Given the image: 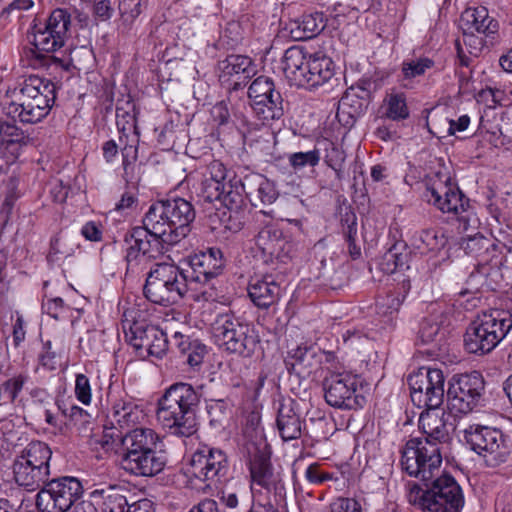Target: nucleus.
Instances as JSON below:
<instances>
[{
	"mask_svg": "<svg viewBox=\"0 0 512 512\" xmlns=\"http://www.w3.org/2000/svg\"><path fill=\"white\" fill-rule=\"evenodd\" d=\"M24 132L12 122L0 120V157L11 161L16 159L26 145Z\"/></svg>",
	"mask_w": 512,
	"mask_h": 512,
	"instance_id": "nucleus-31",
	"label": "nucleus"
},
{
	"mask_svg": "<svg viewBox=\"0 0 512 512\" xmlns=\"http://www.w3.org/2000/svg\"><path fill=\"white\" fill-rule=\"evenodd\" d=\"M276 423L279 434L284 441L298 439L302 434V421L291 400L280 405Z\"/></svg>",
	"mask_w": 512,
	"mask_h": 512,
	"instance_id": "nucleus-33",
	"label": "nucleus"
},
{
	"mask_svg": "<svg viewBox=\"0 0 512 512\" xmlns=\"http://www.w3.org/2000/svg\"><path fill=\"white\" fill-rule=\"evenodd\" d=\"M229 469L228 459L224 451L203 445L191 456L187 473L190 477L211 483L225 477Z\"/></svg>",
	"mask_w": 512,
	"mask_h": 512,
	"instance_id": "nucleus-18",
	"label": "nucleus"
},
{
	"mask_svg": "<svg viewBox=\"0 0 512 512\" xmlns=\"http://www.w3.org/2000/svg\"><path fill=\"white\" fill-rule=\"evenodd\" d=\"M445 244L444 235L434 229L422 230L412 238L413 247L421 254L440 251Z\"/></svg>",
	"mask_w": 512,
	"mask_h": 512,
	"instance_id": "nucleus-44",
	"label": "nucleus"
},
{
	"mask_svg": "<svg viewBox=\"0 0 512 512\" xmlns=\"http://www.w3.org/2000/svg\"><path fill=\"white\" fill-rule=\"evenodd\" d=\"M243 450L248 460L252 486L258 485L268 492L281 495L284 483L280 473L274 472L272 468L271 450L263 432L254 429L252 434H247Z\"/></svg>",
	"mask_w": 512,
	"mask_h": 512,
	"instance_id": "nucleus-10",
	"label": "nucleus"
},
{
	"mask_svg": "<svg viewBox=\"0 0 512 512\" xmlns=\"http://www.w3.org/2000/svg\"><path fill=\"white\" fill-rule=\"evenodd\" d=\"M444 382L440 369L420 368L408 378L411 401L418 408L436 410L444 400Z\"/></svg>",
	"mask_w": 512,
	"mask_h": 512,
	"instance_id": "nucleus-15",
	"label": "nucleus"
},
{
	"mask_svg": "<svg viewBox=\"0 0 512 512\" xmlns=\"http://www.w3.org/2000/svg\"><path fill=\"white\" fill-rule=\"evenodd\" d=\"M15 97L4 105L5 115L24 124H35L49 114L55 103L56 87L48 79L31 75L20 85Z\"/></svg>",
	"mask_w": 512,
	"mask_h": 512,
	"instance_id": "nucleus-5",
	"label": "nucleus"
},
{
	"mask_svg": "<svg viewBox=\"0 0 512 512\" xmlns=\"http://www.w3.org/2000/svg\"><path fill=\"white\" fill-rule=\"evenodd\" d=\"M156 416L160 425L172 435L190 437L197 432L196 415L183 410L165 393L158 400Z\"/></svg>",
	"mask_w": 512,
	"mask_h": 512,
	"instance_id": "nucleus-21",
	"label": "nucleus"
},
{
	"mask_svg": "<svg viewBox=\"0 0 512 512\" xmlns=\"http://www.w3.org/2000/svg\"><path fill=\"white\" fill-rule=\"evenodd\" d=\"M126 261L129 269H134L143 260L155 258L160 252V237L154 235L147 225L134 227L125 236Z\"/></svg>",
	"mask_w": 512,
	"mask_h": 512,
	"instance_id": "nucleus-24",
	"label": "nucleus"
},
{
	"mask_svg": "<svg viewBox=\"0 0 512 512\" xmlns=\"http://www.w3.org/2000/svg\"><path fill=\"white\" fill-rule=\"evenodd\" d=\"M174 403L186 412L196 415L200 403V393L189 383L178 382L170 385L164 392Z\"/></svg>",
	"mask_w": 512,
	"mask_h": 512,
	"instance_id": "nucleus-39",
	"label": "nucleus"
},
{
	"mask_svg": "<svg viewBox=\"0 0 512 512\" xmlns=\"http://www.w3.org/2000/svg\"><path fill=\"white\" fill-rule=\"evenodd\" d=\"M203 177L210 179L211 181L218 182L219 184H228L226 181L227 170L223 163L220 161H212L206 168Z\"/></svg>",
	"mask_w": 512,
	"mask_h": 512,
	"instance_id": "nucleus-57",
	"label": "nucleus"
},
{
	"mask_svg": "<svg viewBox=\"0 0 512 512\" xmlns=\"http://www.w3.org/2000/svg\"><path fill=\"white\" fill-rule=\"evenodd\" d=\"M484 388V379L477 371L454 375L447 391L449 411L455 415L470 413L479 405Z\"/></svg>",
	"mask_w": 512,
	"mask_h": 512,
	"instance_id": "nucleus-14",
	"label": "nucleus"
},
{
	"mask_svg": "<svg viewBox=\"0 0 512 512\" xmlns=\"http://www.w3.org/2000/svg\"><path fill=\"white\" fill-rule=\"evenodd\" d=\"M460 25L463 31L477 32L485 36L493 35L499 29L498 21L489 15L484 6L466 8L461 14Z\"/></svg>",
	"mask_w": 512,
	"mask_h": 512,
	"instance_id": "nucleus-27",
	"label": "nucleus"
},
{
	"mask_svg": "<svg viewBox=\"0 0 512 512\" xmlns=\"http://www.w3.org/2000/svg\"><path fill=\"white\" fill-rule=\"evenodd\" d=\"M107 421L112 428L131 430L138 427L146 419L144 410L136 404L124 391L109 387L107 392Z\"/></svg>",
	"mask_w": 512,
	"mask_h": 512,
	"instance_id": "nucleus-17",
	"label": "nucleus"
},
{
	"mask_svg": "<svg viewBox=\"0 0 512 512\" xmlns=\"http://www.w3.org/2000/svg\"><path fill=\"white\" fill-rule=\"evenodd\" d=\"M254 74L255 66L248 56L232 54L218 62L219 82L230 94L245 88Z\"/></svg>",
	"mask_w": 512,
	"mask_h": 512,
	"instance_id": "nucleus-23",
	"label": "nucleus"
},
{
	"mask_svg": "<svg viewBox=\"0 0 512 512\" xmlns=\"http://www.w3.org/2000/svg\"><path fill=\"white\" fill-rule=\"evenodd\" d=\"M123 329L127 341L140 353L145 351L147 355L160 358L168 348L166 334L154 325L144 322L123 321Z\"/></svg>",
	"mask_w": 512,
	"mask_h": 512,
	"instance_id": "nucleus-20",
	"label": "nucleus"
},
{
	"mask_svg": "<svg viewBox=\"0 0 512 512\" xmlns=\"http://www.w3.org/2000/svg\"><path fill=\"white\" fill-rule=\"evenodd\" d=\"M122 165L124 174L128 175L131 166L137 160L138 148L134 144H127L122 148Z\"/></svg>",
	"mask_w": 512,
	"mask_h": 512,
	"instance_id": "nucleus-63",
	"label": "nucleus"
},
{
	"mask_svg": "<svg viewBox=\"0 0 512 512\" xmlns=\"http://www.w3.org/2000/svg\"><path fill=\"white\" fill-rule=\"evenodd\" d=\"M73 252L72 248H67L65 239L61 236H55L50 241V248L47 254V261L49 263H56L60 259V255L70 256Z\"/></svg>",
	"mask_w": 512,
	"mask_h": 512,
	"instance_id": "nucleus-54",
	"label": "nucleus"
},
{
	"mask_svg": "<svg viewBox=\"0 0 512 512\" xmlns=\"http://www.w3.org/2000/svg\"><path fill=\"white\" fill-rule=\"evenodd\" d=\"M305 67L303 86H320L330 80L334 73L332 60L321 53L309 54Z\"/></svg>",
	"mask_w": 512,
	"mask_h": 512,
	"instance_id": "nucleus-32",
	"label": "nucleus"
},
{
	"mask_svg": "<svg viewBox=\"0 0 512 512\" xmlns=\"http://www.w3.org/2000/svg\"><path fill=\"white\" fill-rule=\"evenodd\" d=\"M461 247L466 254L477 259L475 270L467 280L470 289L475 291L483 288L491 291L500 289L502 282L500 266L504 263L506 244L475 234L463 238Z\"/></svg>",
	"mask_w": 512,
	"mask_h": 512,
	"instance_id": "nucleus-4",
	"label": "nucleus"
},
{
	"mask_svg": "<svg viewBox=\"0 0 512 512\" xmlns=\"http://www.w3.org/2000/svg\"><path fill=\"white\" fill-rule=\"evenodd\" d=\"M84 493L82 483L72 476L49 480L36 496L39 512H67L79 501Z\"/></svg>",
	"mask_w": 512,
	"mask_h": 512,
	"instance_id": "nucleus-12",
	"label": "nucleus"
},
{
	"mask_svg": "<svg viewBox=\"0 0 512 512\" xmlns=\"http://www.w3.org/2000/svg\"><path fill=\"white\" fill-rule=\"evenodd\" d=\"M71 25V14L63 8L54 9L45 19H35L30 27L33 47L24 50L28 64L34 69L51 65L66 67L64 61L52 53L65 45Z\"/></svg>",
	"mask_w": 512,
	"mask_h": 512,
	"instance_id": "nucleus-2",
	"label": "nucleus"
},
{
	"mask_svg": "<svg viewBox=\"0 0 512 512\" xmlns=\"http://www.w3.org/2000/svg\"><path fill=\"white\" fill-rule=\"evenodd\" d=\"M410 285L403 281L402 288L389 292L385 297L377 301L378 313L383 315H392L398 312L407 292L409 291Z\"/></svg>",
	"mask_w": 512,
	"mask_h": 512,
	"instance_id": "nucleus-46",
	"label": "nucleus"
},
{
	"mask_svg": "<svg viewBox=\"0 0 512 512\" xmlns=\"http://www.w3.org/2000/svg\"><path fill=\"white\" fill-rule=\"evenodd\" d=\"M308 61V55L301 46H292L288 48L283 56V71L287 78L298 86H303L305 81V70Z\"/></svg>",
	"mask_w": 512,
	"mask_h": 512,
	"instance_id": "nucleus-35",
	"label": "nucleus"
},
{
	"mask_svg": "<svg viewBox=\"0 0 512 512\" xmlns=\"http://www.w3.org/2000/svg\"><path fill=\"white\" fill-rule=\"evenodd\" d=\"M369 104L358 100L353 91H346L339 101L336 117L345 127H352L365 114Z\"/></svg>",
	"mask_w": 512,
	"mask_h": 512,
	"instance_id": "nucleus-37",
	"label": "nucleus"
},
{
	"mask_svg": "<svg viewBox=\"0 0 512 512\" xmlns=\"http://www.w3.org/2000/svg\"><path fill=\"white\" fill-rule=\"evenodd\" d=\"M111 436L114 437V434ZM115 437L121 441L123 453L147 452L156 449L159 440L153 429L142 426L133 428L125 434H117Z\"/></svg>",
	"mask_w": 512,
	"mask_h": 512,
	"instance_id": "nucleus-30",
	"label": "nucleus"
},
{
	"mask_svg": "<svg viewBox=\"0 0 512 512\" xmlns=\"http://www.w3.org/2000/svg\"><path fill=\"white\" fill-rule=\"evenodd\" d=\"M425 197L429 203H432L444 213H453L459 215V220L463 223L464 229H467L470 218L468 215H462L467 212L469 199L451 183L447 178L445 181L435 180L427 186Z\"/></svg>",
	"mask_w": 512,
	"mask_h": 512,
	"instance_id": "nucleus-19",
	"label": "nucleus"
},
{
	"mask_svg": "<svg viewBox=\"0 0 512 512\" xmlns=\"http://www.w3.org/2000/svg\"><path fill=\"white\" fill-rule=\"evenodd\" d=\"M42 308L45 313L54 319H59L65 311V304L62 298L55 297L48 299L43 303Z\"/></svg>",
	"mask_w": 512,
	"mask_h": 512,
	"instance_id": "nucleus-61",
	"label": "nucleus"
},
{
	"mask_svg": "<svg viewBox=\"0 0 512 512\" xmlns=\"http://www.w3.org/2000/svg\"><path fill=\"white\" fill-rule=\"evenodd\" d=\"M13 474L15 482L28 491L41 489L49 481L50 474L42 469L26 464V461L14 460Z\"/></svg>",
	"mask_w": 512,
	"mask_h": 512,
	"instance_id": "nucleus-34",
	"label": "nucleus"
},
{
	"mask_svg": "<svg viewBox=\"0 0 512 512\" xmlns=\"http://www.w3.org/2000/svg\"><path fill=\"white\" fill-rule=\"evenodd\" d=\"M255 244L267 263L274 260L287 263L298 252V244L285 237L282 231L275 226H265L262 228L255 238Z\"/></svg>",
	"mask_w": 512,
	"mask_h": 512,
	"instance_id": "nucleus-22",
	"label": "nucleus"
},
{
	"mask_svg": "<svg viewBox=\"0 0 512 512\" xmlns=\"http://www.w3.org/2000/svg\"><path fill=\"white\" fill-rule=\"evenodd\" d=\"M382 108L383 118L400 121L409 117V109L406 103V97L403 93H391L387 95Z\"/></svg>",
	"mask_w": 512,
	"mask_h": 512,
	"instance_id": "nucleus-45",
	"label": "nucleus"
},
{
	"mask_svg": "<svg viewBox=\"0 0 512 512\" xmlns=\"http://www.w3.org/2000/svg\"><path fill=\"white\" fill-rule=\"evenodd\" d=\"M434 67V61L428 57H416L405 59L401 65L403 80H412L422 76L425 72Z\"/></svg>",
	"mask_w": 512,
	"mask_h": 512,
	"instance_id": "nucleus-47",
	"label": "nucleus"
},
{
	"mask_svg": "<svg viewBox=\"0 0 512 512\" xmlns=\"http://www.w3.org/2000/svg\"><path fill=\"white\" fill-rule=\"evenodd\" d=\"M426 482V489L416 483L407 485V500L422 512H460L464 495L460 485L449 474H436Z\"/></svg>",
	"mask_w": 512,
	"mask_h": 512,
	"instance_id": "nucleus-6",
	"label": "nucleus"
},
{
	"mask_svg": "<svg viewBox=\"0 0 512 512\" xmlns=\"http://www.w3.org/2000/svg\"><path fill=\"white\" fill-rule=\"evenodd\" d=\"M305 478L312 484H322L337 480L334 473L324 471L318 463L310 464L305 470Z\"/></svg>",
	"mask_w": 512,
	"mask_h": 512,
	"instance_id": "nucleus-56",
	"label": "nucleus"
},
{
	"mask_svg": "<svg viewBox=\"0 0 512 512\" xmlns=\"http://www.w3.org/2000/svg\"><path fill=\"white\" fill-rule=\"evenodd\" d=\"M263 98L260 103H257L258 105L263 104V113H258L257 110L252 111L254 116L263 125H270L272 122L281 119L284 115L283 98L280 92L273 93V97L265 95ZM259 112H261V109Z\"/></svg>",
	"mask_w": 512,
	"mask_h": 512,
	"instance_id": "nucleus-42",
	"label": "nucleus"
},
{
	"mask_svg": "<svg viewBox=\"0 0 512 512\" xmlns=\"http://www.w3.org/2000/svg\"><path fill=\"white\" fill-rule=\"evenodd\" d=\"M240 188L254 206H257L256 200L262 204H272L279 195L275 184L258 173L246 175Z\"/></svg>",
	"mask_w": 512,
	"mask_h": 512,
	"instance_id": "nucleus-28",
	"label": "nucleus"
},
{
	"mask_svg": "<svg viewBox=\"0 0 512 512\" xmlns=\"http://www.w3.org/2000/svg\"><path fill=\"white\" fill-rule=\"evenodd\" d=\"M325 25L322 13L305 14L293 22L291 33L296 39H310L320 33Z\"/></svg>",
	"mask_w": 512,
	"mask_h": 512,
	"instance_id": "nucleus-41",
	"label": "nucleus"
},
{
	"mask_svg": "<svg viewBox=\"0 0 512 512\" xmlns=\"http://www.w3.org/2000/svg\"><path fill=\"white\" fill-rule=\"evenodd\" d=\"M419 428L423 437L411 438L406 442L401 465L410 476L430 479L439 474L443 450L451 439L445 413L436 410L422 412Z\"/></svg>",
	"mask_w": 512,
	"mask_h": 512,
	"instance_id": "nucleus-1",
	"label": "nucleus"
},
{
	"mask_svg": "<svg viewBox=\"0 0 512 512\" xmlns=\"http://www.w3.org/2000/svg\"><path fill=\"white\" fill-rule=\"evenodd\" d=\"M191 291L181 269L171 263L155 264L146 277L145 297L152 303L170 306L178 303Z\"/></svg>",
	"mask_w": 512,
	"mask_h": 512,
	"instance_id": "nucleus-9",
	"label": "nucleus"
},
{
	"mask_svg": "<svg viewBox=\"0 0 512 512\" xmlns=\"http://www.w3.org/2000/svg\"><path fill=\"white\" fill-rule=\"evenodd\" d=\"M437 315H431L420 324L419 328V339L423 344H429L433 342L436 337L442 332L443 321L437 320Z\"/></svg>",
	"mask_w": 512,
	"mask_h": 512,
	"instance_id": "nucleus-50",
	"label": "nucleus"
},
{
	"mask_svg": "<svg viewBox=\"0 0 512 512\" xmlns=\"http://www.w3.org/2000/svg\"><path fill=\"white\" fill-rule=\"evenodd\" d=\"M458 60L461 66L468 67L473 58L480 56L485 48L483 37L474 32L463 31L462 38L455 41Z\"/></svg>",
	"mask_w": 512,
	"mask_h": 512,
	"instance_id": "nucleus-40",
	"label": "nucleus"
},
{
	"mask_svg": "<svg viewBox=\"0 0 512 512\" xmlns=\"http://www.w3.org/2000/svg\"><path fill=\"white\" fill-rule=\"evenodd\" d=\"M401 247L402 245L394 244L383 254L378 263L382 272L392 274L406 264L407 255L400 252Z\"/></svg>",
	"mask_w": 512,
	"mask_h": 512,
	"instance_id": "nucleus-48",
	"label": "nucleus"
},
{
	"mask_svg": "<svg viewBox=\"0 0 512 512\" xmlns=\"http://www.w3.org/2000/svg\"><path fill=\"white\" fill-rule=\"evenodd\" d=\"M224 188H227V184H219L203 177L197 195L204 202L211 203L223 197Z\"/></svg>",
	"mask_w": 512,
	"mask_h": 512,
	"instance_id": "nucleus-51",
	"label": "nucleus"
},
{
	"mask_svg": "<svg viewBox=\"0 0 512 512\" xmlns=\"http://www.w3.org/2000/svg\"><path fill=\"white\" fill-rule=\"evenodd\" d=\"M52 451L50 447L42 441H32L28 443L16 456V460L26 461V464L41 468L42 471L50 474V459Z\"/></svg>",
	"mask_w": 512,
	"mask_h": 512,
	"instance_id": "nucleus-38",
	"label": "nucleus"
},
{
	"mask_svg": "<svg viewBox=\"0 0 512 512\" xmlns=\"http://www.w3.org/2000/svg\"><path fill=\"white\" fill-rule=\"evenodd\" d=\"M212 333L221 349L244 358L252 357L260 343L254 328L232 312L216 316L212 323Z\"/></svg>",
	"mask_w": 512,
	"mask_h": 512,
	"instance_id": "nucleus-8",
	"label": "nucleus"
},
{
	"mask_svg": "<svg viewBox=\"0 0 512 512\" xmlns=\"http://www.w3.org/2000/svg\"><path fill=\"white\" fill-rule=\"evenodd\" d=\"M148 0H120L119 11L125 21H133L147 7Z\"/></svg>",
	"mask_w": 512,
	"mask_h": 512,
	"instance_id": "nucleus-53",
	"label": "nucleus"
},
{
	"mask_svg": "<svg viewBox=\"0 0 512 512\" xmlns=\"http://www.w3.org/2000/svg\"><path fill=\"white\" fill-rule=\"evenodd\" d=\"M181 264L180 269L191 291H197L198 286L206 284L221 273L224 260L220 249L209 248L189 256Z\"/></svg>",
	"mask_w": 512,
	"mask_h": 512,
	"instance_id": "nucleus-16",
	"label": "nucleus"
},
{
	"mask_svg": "<svg viewBox=\"0 0 512 512\" xmlns=\"http://www.w3.org/2000/svg\"><path fill=\"white\" fill-rule=\"evenodd\" d=\"M275 92L279 91L276 90L274 81L271 78L267 76H259L254 79L247 90V96L252 110H257L259 113V110L261 109L260 113H263V104L258 105L257 103H260V101L264 99L263 96L265 95L273 97V93Z\"/></svg>",
	"mask_w": 512,
	"mask_h": 512,
	"instance_id": "nucleus-43",
	"label": "nucleus"
},
{
	"mask_svg": "<svg viewBox=\"0 0 512 512\" xmlns=\"http://www.w3.org/2000/svg\"><path fill=\"white\" fill-rule=\"evenodd\" d=\"M334 353L322 351L315 345L301 344L288 351L285 364L289 371L301 376L310 375L324 361L329 364L334 361Z\"/></svg>",
	"mask_w": 512,
	"mask_h": 512,
	"instance_id": "nucleus-25",
	"label": "nucleus"
},
{
	"mask_svg": "<svg viewBox=\"0 0 512 512\" xmlns=\"http://www.w3.org/2000/svg\"><path fill=\"white\" fill-rule=\"evenodd\" d=\"M323 380L324 398L328 405L344 410L362 408L365 398L357 393L358 377L349 371H339L334 364L327 366Z\"/></svg>",
	"mask_w": 512,
	"mask_h": 512,
	"instance_id": "nucleus-11",
	"label": "nucleus"
},
{
	"mask_svg": "<svg viewBox=\"0 0 512 512\" xmlns=\"http://www.w3.org/2000/svg\"><path fill=\"white\" fill-rule=\"evenodd\" d=\"M512 328L508 311L492 310L479 315L467 328L464 345L469 353L487 354L494 350Z\"/></svg>",
	"mask_w": 512,
	"mask_h": 512,
	"instance_id": "nucleus-7",
	"label": "nucleus"
},
{
	"mask_svg": "<svg viewBox=\"0 0 512 512\" xmlns=\"http://www.w3.org/2000/svg\"><path fill=\"white\" fill-rule=\"evenodd\" d=\"M127 491L120 486H109L105 489H96L91 497L99 504L102 501V512H126L129 502L125 495Z\"/></svg>",
	"mask_w": 512,
	"mask_h": 512,
	"instance_id": "nucleus-36",
	"label": "nucleus"
},
{
	"mask_svg": "<svg viewBox=\"0 0 512 512\" xmlns=\"http://www.w3.org/2000/svg\"><path fill=\"white\" fill-rule=\"evenodd\" d=\"M243 179L229 180L227 188H224L223 197L219 201L226 206L238 208L243 203V195L245 192L241 190Z\"/></svg>",
	"mask_w": 512,
	"mask_h": 512,
	"instance_id": "nucleus-49",
	"label": "nucleus"
},
{
	"mask_svg": "<svg viewBox=\"0 0 512 512\" xmlns=\"http://www.w3.org/2000/svg\"><path fill=\"white\" fill-rule=\"evenodd\" d=\"M331 512H361V505L353 498L339 497L330 504Z\"/></svg>",
	"mask_w": 512,
	"mask_h": 512,
	"instance_id": "nucleus-58",
	"label": "nucleus"
},
{
	"mask_svg": "<svg viewBox=\"0 0 512 512\" xmlns=\"http://www.w3.org/2000/svg\"><path fill=\"white\" fill-rule=\"evenodd\" d=\"M206 352L205 345L194 341L192 348L184 355L185 362L191 367H197L203 362Z\"/></svg>",
	"mask_w": 512,
	"mask_h": 512,
	"instance_id": "nucleus-59",
	"label": "nucleus"
},
{
	"mask_svg": "<svg viewBox=\"0 0 512 512\" xmlns=\"http://www.w3.org/2000/svg\"><path fill=\"white\" fill-rule=\"evenodd\" d=\"M248 295L258 308L268 309L278 302L281 288L271 275H265L262 278L251 279Z\"/></svg>",
	"mask_w": 512,
	"mask_h": 512,
	"instance_id": "nucleus-29",
	"label": "nucleus"
},
{
	"mask_svg": "<svg viewBox=\"0 0 512 512\" xmlns=\"http://www.w3.org/2000/svg\"><path fill=\"white\" fill-rule=\"evenodd\" d=\"M75 396L84 405H89L92 399L91 386L85 374H77L75 379Z\"/></svg>",
	"mask_w": 512,
	"mask_h": 512,
	"instance_id": "nucleus-55",
	"label": "nucleus"
},
{
	"mask_svg": "<svg viewBox=\"0 0 512 512\" xmlns=\"http://www.w3.org/2000/svg\"><path fill=\"white\" fill-rule=\"evenodd\" d=\"M464 440L472 451L484 458L488 466L504 463L510 454L507 438L497 428L470 425L464 430Z\"/></svg>",
	"mask_w": 512,
	"mask_h": 512,
	"instance_id": "nucleus-13",
	"label": "nucleus"
},
{
	"mask_svg": "<svg viewBox=\"0 0 512 512\" xmlns=\"http://www.w3.org/2000/svg\"><path fill=\"white\" fill-rule=\"evenodd\" d=\"M195 216V209L189 201L175 197L152 203L142 222L163 243L175 245L187 237Z\"/></svg>",
	"mask_w": 512,
	"mask_h": 512,
	"instance_id": "nucleus-3",
	"label": "nucleus"
},
{
	"mask_svg": "<svg viewBox=\"0 0 512 512\" xmlns=\"http://www.w3.org/2000/svg\"><path fill=\"white\" fill-rule=\"evenodd\" d=\"M167 463V457L157 449L136 453H123L121 458L122 468L135 475L151 477L162 472Z\"/></svg>",
	"mask_w": 512,
	"mask_h": 512,
	"instance_id": "nucleus-26",
	"label": "nucleus"
},
{
	"mask_svg": "<svg viewBox=\"0 0 512 512\" xmlns=\"http://www.w3.org/2000/svg\"><path fill=\"white\" fill-rule=\"evenodd\" d=\"M341 226L344 237L357 234V217L354 212L346 211L341 215Z\"/></svg>",
	"mask_w": 512,
	"mask_h": 512,
	"instance_id": "nucleus-62",
	"label": "nucleus"
},
{
	"mask_svg": "<svg viewBox=\"0 0 512 512\" xmlns=\"http://www.w3.org/2000/svg\"><path fill=\"white\" fill-rule=\"evenodd\" d=\"M15 321L13 323L12 329V339L14 347H19L26 338V329H25V320L23 315L18 311L15 313Z\"/></svg>",
	"mask_w": 512,
	"mask_h": 512,
	"instance_id": "nucleus-60",
	"label": "nucleus"
},
{
	"mask_svg": "<svg viewBox=\"0 0 512 512\" xmlns=\"http://www.w3.org/2000/svg\"><path fill=\"white\" fill-rule=\"evenodd\" d=\"M81 234L83 237L89 241H101L102 239V230L100 226L94 222L89 221L85 223L81 229Z\"/></svg>",
	"mask_w": 512,
	"mask_h": 512,
	"instance_id": "nucleus-64",
	"label": "nucleus"
},
{
	"mask_svg": "<svg viewBox=\"0 0 512 512\" xmlns=\"http://www.w3.org/2000/svg\"><path fill=\"white\" fill-rule=\"evenodd\" d=\"M288 161L295 170L306 166L314 167L320 161V154L317 149L307 152H296L289 155Z\"/></svg>",
	"mask_w": 512,
	"mask_h": 512,
	"instance_id": "nucleus-52",
	"label": "nucleus"
}]
</instances>
